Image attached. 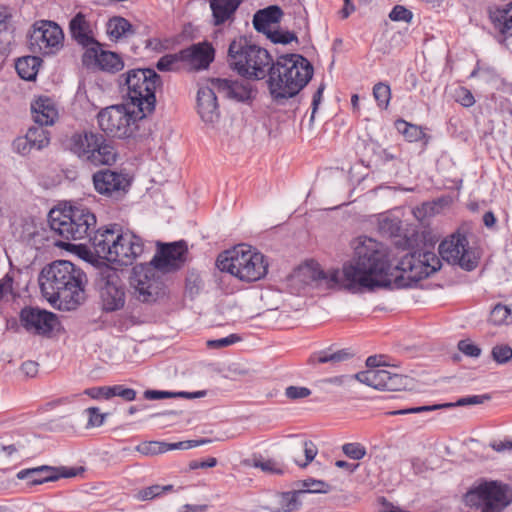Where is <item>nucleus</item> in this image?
<instances>
[{"label": "nucleus", "instance_id": "obj_63", "mask_svg": "<svg viewBox=\"0 0 512 512\" xmlns=\"http://www.w3.org/2000/svg\"><path fill=\"white\" fill-rule=\"evenodd\" d=\"M207 509H208V506L205 504H202V505L185 504L178 510V512H206Z\"/></svg>", "mask_w": 512, "mask_h": 512}, {"label": "nucleus", "instance_id": "obj_1", "mask_svg": "<svg viewBox=\"0 0 512 512\" xmlns=\"http://www.w3.org/2000/svg\"><path fill=\"white\" fill-rule=\"evenodd\" d=\"M353 257L340 269L324 272L315 262L299 266L290 275V286L297 291L312 284L352 294L373 292L389 281V265L385 248L374 238L357 237Z\"/></svg>", "mask_w": 512, "mask_h": 512}, {"label": "nucleus", "instance_id": "obj_56", "mask_svg": "<svg viewBox=\"0 0 512 512\" xmlns=\"http://www.w3.org/2000/svg\"><path fill=\"white\" fill-rule=\"evenodd\" d=\"M457 101L464 107H471L475 103L472 93L463 87L457 91Z\"/></svg>", "mask_w": 512, "mask_h": 512}, {"label": "nucleus", "instance_id": "obj_15", "mask_svg": "<svg viewBox=\"0 0 512 512\" xmlns=\"http://www.w3.org/2000/svg\"><path fill=\"white\" fill-rule=\"evenodd\" d=\"M355 380L378 390L400 391L408 388L407 376L392 373L386 369H368L353 375Z\"/></svg>", "mask_w": 512, "mask_h": 512}, {"label": "nucleus", "instance_id": "obj_31", "mask_svg": "<svg viewBox=\"0 0 512 512\" xmlns=\"http://www.w3.org/2000/svg\"><path fill=\"white\" fill-rule=\"evenodd\" d=\"M135 33L133 25L125 18L115 16L107 22V34L111 39L127 38Z\"/></svg>", "mask_w": 512, "mask_h": 512}, {"label": "nucleus", "instance_id": "obj_47", "mask_svg": "<svg viewBox=\"0 0 512 512\" xmlns=\"http://www.w3.org/2000/svg\"><path fill=\"white\" fill-rule=\"evenodd\" d=\"M266 34L274 43L288 44L294 40L297 41L296 35L289 31L270 30Z\"/></svg>", "mask_w": 512, "mask_h": 512}, {"label": "nucleus", "instance_id": "obj_34", "mask_svg": "<svg viewBox=\"0 0 512 512\" xmlns=\"http://www.w3.org/2000/svg\"><path fill=\"white\" fill-rule=\"evenodd\" d=\"M41 59L37 56H25L19 58L15 63L18 75L24 80L35 79Z\"/></svg>", "mask_w": 512, "mask_h": 512}, {"label": "nucleus", "instance_id": "obj_62", "mask_svg": "<svg viewBox=\"0 0 512 512\" xmlns=\"http://www.w3.org/2000/svg\"><path fill=\"white\" fill-rule=\"evenodd\" d=\"M323 90H324V85H321L317 91L315 92V94L313 95V100H312V115H311V120H313L314 118V114L316 113L317 109H318V106L322 100V94H323Z\"/></svg>", "mask_w": 512, "mask_h": 512}, {"label": "nucleus", "instance_id": "obj_32", "mask_svg": "<svg viewBox=\"0 0 512 512\" xmlns=\"http://www.w3.org/2000/svg\"><path fill=\"white\" fill-rule=\"evenodd\" d=\"M306 495V491H288L277 495L276 503L278 510L282 512H294L298 510L302 504L301 498Z\"/></svg>", "mask_w": 512, "mask_h": 512}, {"label": "nucleus", "instance_id": "obj_8", "mask_svg": "<svg viewBox=\"0 0 512 512\" xmlns=\"http://www.w3.org/2000/svg\"><path fill=\"white\" fill-rule=\"evenodd\" d=\"M52 231L65 240H80L87 236L96 226V216L86 207L70 206L68 209H52L48 215Z\"/></svg>", "mask_w": 512, "mask_h": 512}, {"label": "nucleus", "instance_id": "obj_14", "mask_svg": "<svg viewBox=\"0 0 512 512\" xmlns=\"http://www.w3.org/2000/svg\"><path fill=\"white\" fill-rule=\"evenodd\" d=\"M442 259L451 264H457L465 270H472L477 265V258L468 247V240L459 233L453 234L439 245Z\"/></svg>", "mask_w": 512, "mask_h": 512}, {"label": "nucleus", "instance_id": "obj_23", "mask_svg": "<svg viewBox=\"0 0 512 512\" xmlns=\"http://www.w3.org/2000/svg\"><path fill=\"white\" fill-rule=\"evenodd\" d=\"M218 94L236 101H246L251 98L252 89L248 82L216 78L211 80Z\"/></svg>", "mask_w": 512, "mask_h": 512}, {"label": "nucleus", "instance_id": "obj_48", "mask_svg": "<svg viewBox=\"0 0 512 512\" xmlns=\"http://www.w3.org/2000/svg\"><path fill=\"white\" fill-rule=\"evenodd\" d=\"M254 467L260 468L262 471L271 474H282L283 469L279 466V464L272 459H260L255 460Z\"/></svg>", "mask_w": 512, "mask_h": 512}, {"label": "nucleus", "instance_id": "obj_7", "mask_svg": "<svg viewBox=\"0 0 512 512\" xmlns=\"http://www.w3.org/2000/svg\"><path fill=\"white\" fill-rule=\"evenodd\" d=\"M217 266L240 281L254 282L262 279L268 271L265 256L247 244H239L220 254Z\"/></svg>", "mask_w": 512, "mask_h": 512}, {"label": "nucleus", "instance_id": "obj_53", "mask_svg": "<svg viewBox=\"0 0 512 512\" xmlns=\"http://www.w3.org/2000/svg\"><path fill=\"white\" fill-rule=\"evenodd\" d=\"M239 340H240V338L237 335L231 334L225 338H220V339H216V340H208L207 346L210 349H220L223 347H227L231 344H234L235 342H237Z\"/></svg>", "mask_w": 512, "mask_h": 512}, {"label": "nucleus", "instance_id": "obj_10", "mask_svg": "<svg viewBox=\"0 0 512 512\" xmlns=\"http://www.w3.org/2000/svg\"><path fill=\"white\" fill-rule=\"evenodd\" d=\"M464 502L483 512H501L512 503V488L498 481H486L468 491Z\"/></svg>", "mask_w": 512, "mask_h": 512}, {"label": "nucleus", "instance_id": "obj_29", "mask_svg": "<svg viewBox=\"0 0 512 512\" xmlns=\"http://www.w3.org/2000/svg\"><path fill=\"white\" fill-rule=\"evenodd\" d=\"M215 25H221L230 20L242 0H209Z\"/></svg>", "mask_w": 512, "mask_h": 512}, {"label": "nucleus", "instance_id": "obj_50", "mask_svg": "<svg viewBox=\"0 0 512 512\" xmlns=\"http://www.w3.org/2000/svg\"><path fill=\"white\" fill-rule=\"evenodd\" d=\"M85 412L88 414L87 428L99 427L104 423L106 414L100 413L98 408L90 407Z\"/></svg>", "mask_w": 512, "mask_h": 512}, {"label": "nucleus", "instance_id": "obj_28", "mask_svg": "<svg viewBox=\"0 0 512 512\" xmlns=\"http://www.w3.org/2000/svg\"><path fill=\"white\" fill-rule=\"evenodd\" d=\"M85 56L94 57L98 66L108 72H117L123 68L121 58L114 52L101 50L99 43L87 49Z\"/></svg>", "mask_w": 512, "mask_h": 512}, {"label": "nucleus", "instance_id": "obj_43", "mask_svg": "<svg viewBox=\"0 0 512 512\" xmlns=\"http://www.w3.org/2000/svg\"><path fill=\"white\" fill-rule=\"evenodd\" d=\"M491 355L498 364H504L511 360L512 348L507 344L496 345L492 348Z\"/></svg>", "mask_w": 512, "mask_h": 512}, {"label": "nucleus", "instance_id": "obj_3", "mask_svg": "<svg viewBox=\"0 0 512 512\" xmlns=\"http://www.w3.org/2000/svg\"><path fill=\"white\" fill-rule=\"evenodd\" d=\"M86 275L70 261L60 260L44 267L39 275L43 296L60 310H74L85 299Z\"/></svg>", "mask_w": 512, "mask_h": 512}, {"label": "nucleus", "instance_id": "obj_51", "mask_svg": "<svg viewBox=\"0 0 512 512\" xmlns=\"http://www.w3.org/2000/svg\"><path fill=\"white\" fill-rule=\"evenodd\" d=\"M13 283L14 276L11 273L0 279V301L8 295H15Z\"/></svg>", "mask_w": 512, "mask_h": 512}, {"label": "nucleus", "instance_id": "obj_5", "mask_svg": "<svg viewBox=\"0 0 512 512\" xmlns=\"http://www.w3.org/2000/svg\"><path fill=\"white\" fill-rule=\"evenodd\" d=\"M386 250L389 265V281L382 288L394 285L396 288H405L419 280L430 276L441 268L439 257L431 251H415L401 258L399 263L392 267L389 248L379 242Z\"/></svg>", "mask_w": 512, "mask_h": 512}, {"label": "nucleus", "instance_id": "obj_17", "mask_svg": "<svg viewBox=\"0 0 512 512\" xmlns=\"http://www.w3.org/2000/svg\"><path fill=\"white\" fill-rule=\"evenodd\" d=\"M95 190L106 197L118 200L129 190L131 181L126 174L110 169L99 170L93 174Z\"/></svg>", "mask_w": 512, "mask_h": 512}, {"label": "nucleus", "instance_id": "obj_52", "mask_svg": "<svg viewBox=\"0 0 512 512\" xmlns=\"http://www.w3.org/2000/svg\"><path fill=\"white\" fill-rule=\"evenodd\" d=\"M392 21L410 22L412 19V12L404 6L396 5L389 14Z\"/></svg>", "mask_w": 512, "mask_h": 512}, {"label": "nucleus", "instance_id": "obj_9", "mask_svg": "<svg viewBox=\"0 0 512 512\" xmlns=\"http://www.w3.org/2000/svg\"><path fill=\"white\" fill-rule=\"evenodd\" d=\"M138 112L139 109L126 102L108 106L97 115L99 127L112 137L121 139L132 137L139 128L138 122L148 116Z\"/></svg>", "mask_w": 512, "mask_h": 512}, {"label": "nucleus", "instance_id": "obj_44", "mask_svg": "<svg viewBox=\"0 0 512 512\" xmlns=\"http://www.w3.org/2000/svg\"><path fill=\"white\" fill-rule=\"evenodd\" d=\"M210 442H211L210 439L186 440V441H180V442H176V443L163 442L164 446H166V448H164V453L169 450H176V449L187 450V449L197 447L199 445H203V444L210 443Z\"/></svg>", "mask_w": 512, "mask_h": 512}, {"label": "nucleus", "instance_id": "obj_26", "mask_svg": "<svg viewBox=\"0 0 512 512\" xmlns=\"http://www.w3.org/2000/svg\"><path fill=\"white\" fill-rule=\"evenodd\" d=\"M488 15L499 33L504 36H512V1L503 7H489Z\"/></svg>", "mask_w": 512, "mask_h": 512}, {"label": "nucleus", "instance_id": "obj_12", "mask_svg": "<svg viewBox=\"0 0 512 512\" xmlns=\"http://www.w3.org/2000/svg\"><path fill=\"white\" fill-rule=\"evenodd\" d=\"M62 29L52 21L41 20L33 24L28 34V47L34 54L52 55L63 47Z\"/></svg>", "mask_w": 512, "mask_h": 512}, {"label": "nucleus", "instance_id": "obj_24", "mask_svg": "<svg viewBox=\"0 0 512 512\" xmlns=\"http://www.w3.org/2000/svg\"><path fill=\"white\" fill-rule=\"evenodd\" d=\"M33 119L41 126L53 125L58 118V110L54 102L41 96L31 104Z\"/></svg>", "mask_w": 512, "mask_h": 512}, {"label": "nucleus", "instance_id": "obj_38", "mask_svg": "<svg viewBox=\"0 0 512 512\" xmlns=\"http://www.w3.org/2000/svg\"><path fill=\"white\" fill-rule=\"evenodd\" d=\"M30 142V147L40 150L49 144L48 133L41 128H30L25 136Z\"/></svg>", "mask_w": 512, "mask_h": 512}, {"label": "nucleus", "instance_id": "obj_36", "mask_svg": "<svg viewBox=\"0 0 512 512\" xmlns=\"http://www.w3.org/2000/svg\"><path fill=\"white\" fill-rule=\"evenodd\" d=\"M396 127L409 142L419 141L425 136L421 127L410 124L404 120H398L396 122Z\"/></svg>", "mask_w": 512, "mask_h": 512}, {"label": "nucleus", "instance_id": "obj_21", "mask_svg": "<svg viewBox=\"0 0 512 512\" xmlns=\"http://www.w3.org/2000/svg\"><path fill=\"white\" fill-rule=\"evenodd\" d=\"M21 321L23 326L36 334H48L55 325V315L46 310L38 308H24L21 311Z\"/></svg>", "mask_w": 512, "mask_h": 512}, {"label": "nucleus", "instance_id": "obj_22", "mask_svg": "<svg viewBox=\"0 0 512 512\" xmlns=\"http://www.w3.org/2000/svg\"><path fill=\"white\" fill-rule=\"evenodd\" d=\"M216 86L209 85L200 86L197 92V108L198 113L206 124H214L219 119V109L217 103Z\"/></svg>", "mask_w": 512, "mask_h": 512}, {"label": "nucleus", "instance_id": "obj_19", "mask_svg": "<svg viewBox=\"0 0 512 512\" xmlns=\"http://www.w3.org/2000/svg\"><path fill=\"white\" fill-rule=\"evenodd\" d=\"M101 308L105 312L121 310L126 303L125 286L117 276H109L99 290Z\"/></svg>", "mask_w": 512, "mask_h": 512}, {"label": "nucleus", "instance_id": "obj_45", "mask_svg": "<svg viewBox=\"0 0 512 512\" xmlns=\"http://www.w3.org/2000/svg\"><path fill=\"white\" fill-rule=\"evenodd\" d=\"M342 451L353 460H360L366 455V449L360 443H346L342 446Z\"/></svg>", "mask_w": 512, "mask_h": 512}, {"label": "nucleus", "instance_id": "obj_57", "mask_svg": "<svg viewBox=\"0 0 512 512\" xmlns=\"http://www.w3.org/2000/svg\"><path fill=\"white\" fill-rule=\"evenodd\" d=\"M107 390H109V386H103V387H93L86 389L84 391V394L88 395L89 397L93 399H99L101 397L105 399H109V395Z\"/></svg>", "mask_w": 512, "mask_h": 512}, {"label": "nucleus", "instance_id": "obj_20", "mask_svg": "<svg viewBox=\"0 0 512 512\" xmlns=\"http://www.w3.org/2000/svg\"><path fill=\"white\" fill-rule=\"evenodd\" d=\"M183 66L190 70L206 69L214 59V49L208 42L192 44L180 51Z\"/></svg>", "mask_w": 512, "mask_h": 512}, {"label": "nucleus", "instance_id": "obj_64", "mask_svg": "<svg viewBox=\"0 0 512 512\" xmlns=\"http://www.w3.org/2000/svg\"><path fill=\"white\" fill-rule=\"evenodd\" d=\"M353 379H355L353 377V375L352 376L342 375V376H335V377L328 378L325 380V382H327L329 384L340 386V385H344L347 381H351Z\"/></svg>", "mask_w": 512, "mask_h": 512}, {"label": "nucleus", "instance_id": "obj_16", "mask_svg": "<svg viewBox=\"0 0 512 512\" xmlns=\"http://www.w3.org/2000/svg\"><path fill=\"white\" fill-rule=\"evenodd\" d=\"M83 472V467H55L42 465L34 468L23 469L19 471L16 476L19 480H28V484L30 486H34L46 482H54L60 478H73Z\"/></svg>", "mask_w": 512, "mask_h": 512}, {"label": "nucleus", "instance_id": "obj_30", "mask_svg": "<svg viewBox=\"0 0 512 512\" xmlns=\"http://www.w3.org/2000/svg\"><path fill=\"white\" fill-rule=\"evenodd\" d=\"M283 12L278 6H269L265 9L259 10L253 17L254 28L258 32L267 33L271 30V25L280 21Z\"/></svg>", "mask_w": 512, "mask_h": 512}, {"label": "nucleus", "instance_id": "obj_37", "mask_svg": "<svg viewBox=\"0 0 512 512\" xmlns=\"http://www.w3.org/2000/svg\"><path fill=\"white\" fill-rule=\"evenodd\" d=\"M156 67L160 71H175L183 68V60L180 57V51L175 54H167L161 57Z\"/></svg>", "mask_w": 512, "mask_h": 512}, {"label": "nucleus", "instance_id": "obj_4", "mask_svg": "<svg viewBox=\"0 0 512 512\" xmlns=\"http://www.w3.org/2000/svg\"><path fill=\"white\" fill-rule=\"evenodd\" d=\"M95 253L108 262L128 266L143 252L142 239L116 224L99 228L91 238Z\"/></svg>", "mask_w": 512, "mask_h": 512}, {"label": "nucleus", "instance_id": "obj_2", "mask_svg": "<svg viewBox=\"0 0 512 512\" xmlns=\"http://www.w3.org/2000/svg\"><path fill=\"white\" fill-rule=\"evenodd\" d=\"M228 62L233 70L247 79L260 80L268 75L270 94L278 104L296 96L313 76V66L303 56L283 55L273 63L266 49L244 37L230 43Z\"/></svg>", "mask_w": 512, "mask_h": 512}, {"label": "nucleus", "instance_id": "obj_54", "mask_svg": "<svg viewBox=\"0 0 512 512\" xmlns=\"http://www.w3.org/2000/svg\"><path fill=\"white\" fill-rule=\"evenodd\" d=\"M458 349L465 355L470 357H478L481 354V349L470 342L469 340H461L458 343Z\"/></svg>", "mask_w": 512, "mask_h": 512}, {"label": "nucleus", "instance_id": "obj_41", "mask_svg": "<svg viewBox=\"0 0 512 512\" xmlns=\"http://www.w3.org/2000/svg\"><path fill=\"white\" fill-rule=\"evenodd\" d=\"M373 96L379 107L387 108L391 99V90L388 84L379 82L373 87Z\"/></svg>", "mask_w": 512, "mask_h": 512}, {"label": "nucleus", "instance_id": "obj_55", "mask_svg": "<svg viewBox=\"0 0 512 512\" xmlns=\"http://www.w3.org/2000/svg\"><path fill=\"white\" fill-rule=\"evenodd\" d=\"M162 494V486L152 485L139 491L138 498L141 500H151Z\"/></svg>", "mask_w": 512, "mask_h": 512}, {"label": "nucleus", "instance_id": "obj_46", "mask_svg": "<svg viewBox=\"0 0 512 512\" xmlns=\"http://www.w3.org/2000/svg\"><path fill=\"white\" fill-rule=\"evenodd\" d=\"M107 392L109 399L114 396H119L125 401H133L136 398V391L131 388H126L123 385L111 386Z\"/></svg>", "mask_w": 512, "mask_h": 512}, {"label": "nucleus", "instance_id": "obj_27", "mask_svg": "<svg viewBox=\"0 0 512 512\" xmlns=\"http://www.w3.org/2000/svg\"><path fill=\"white\" fill-rule=\"evenodd\" d=\"M70 32L72 37L84 47H94L98 42L92 35L90 23L86 20L85 16L78 13L70 21Z\"/></svg>", "mask_w": 512, "mask_h": 512}, {"label": "nucleus", "instance_id": "obj_18", "mask_svg": "<svg viewBox=\"0 0 512 512\" xmlns=\"http://www.w3.org/2000/svg\"><path fill=\"white\" fill-rule=\"evenodd\" d=\"M158 250L150 263L163 274L180 269L186 261L187 245L184 241L163 244L157 242Z\"/></svg>", "mask_w": 512, "mask_h": 512}, {"label": "nucleus", "instance_id": "obj_25", "mask_svg": "<svg viewBox=\"0 0 512 512\" xmlns=\"http://www.w3.org/2000/svg\"><path fill=\"white\" fill-rule=\"evenodd\" d=\"M490 397L488 395H475V396H469V397H463L457 400L455 403H443V404H435V405H428V406H419V407H413L408 409H401L390 412L391 415H405V414H412V413H421V412H428V411H435L439 409H445V408H451L455 406H466V405H476V404H482L484 400H488Z\"/></svg>", "mask_w": 512, "mask_h": 512}, {"label": "nucleus", "instance_id": "obj_59", "mask_svg": "<svg viewBox=\"0 0 512 512\" xmlns=\"http://www.w3.org/2000/svg\"><path fill=\"white\" fill-rule=\"evenodd\" d=\"M216 464H217V459L214 457H210L205 461H197V460L191 461L189 463V469L196 470L199 468H212V467L216 466Z\"/></svg>", "mask_w": 512, "mask_h": 512}, {"label": "nucleus", "instance_id": "obj_33", "mask_svg": "<svg viewBox=\"0 0 512 512\" xmlns=\"http://www.w3.org/2000/svg\"><path fill=\"white\" fill-rule=\"evenodd\" d=\"M318 449L312 441L305 440L292 450L294 462L301 468L308 466L316 457Z\"/></svg>", "mask_w": 512, "mask_h": 512}, {"label": "nucleus", "instance_id": "obj_60", "mask_svg": "<svg viewBox=\"0 0 512 512\" xmlns=\"http://www.w3.org/2000/svg\"><path fill=\"white\" fill-rule=\"evenodd\" d=\"M22 372L28 377H34L38 373V363L34 361H25L21 365Z\"/></svg>", "mask_w": 512, "mask_h": 512}, {"label": "nucleus", "instance_id": "obj_61", "mask_svg": "<svg viewBox=\"0 0 512 512\" xmlns=\"http://www.w3.org/2000/svg\"><path fill=\"white\" fill-rule=\"evenodd\" d=\"M305 486L309 487L306 491V494L309 492H327L328 484H326L323 481H312L311 486L307 484V482L304 483Z\"/></svg>", "mask_w": 512, "mask_h": 512}, {"label": "nucleus", "instance_id": "obj_13", "mask_svg": "<svg viewBox=\"0 0 512 512\" xmlns=\"http://www.w3.org/2000/svg\"><path fill=\"white\" fill-rule=\"evenodd\" d=\"M162 274L150 262L136 265L130 281L135 297L143 303L156 301L163 291Z\"/></svg>", "mask_w": 512, "mask_h": 512}, {"label": "nucleus", "instance_id": "obj_49", "mask_svg": "<svg viewBox=\"0 0 512 512\" xmlns=\"http://www.w3.org/2000/svg\"><path fill=\"white\" fill-rule=\"evenodd\" d=\"M311 395V390L302 386H288L285 389V396L290 400L304 399Z\"/></svg>", "mask_w": 512, "mask_h": 512}, {"label": "nucleus", "instance_id": "obj_35", "mask_svg": "<svg viewBox=\"0 0 512 512\" xmlns=\"http://www.w3.org/2000/svg\"><path fill=\"white\" fill-rule=\"evenodd\" d=\"M205 395L204 391H198L194 393L189 392H169V391H158V390H146L144 392V397L148 400H158V399H166V398H198Z\"/></svg>", "mask_w": 512, "mask_h": 512}, {"label": "nucleus", "instance_id": "obj_6", "mask_svg": "<svg viewBox=\"0 0 512 512\" xmlns=\"http://www.w3.org/2000/svg\"><path fill=\"white\" fill-rule=\"evenodd\" d=\"M160 84L159 75L151 68L132 69L119 77L124 102L139 109L141 115H150L155 110V91Z\"/></svg>", "mask_w": 512, "mask_h": 512}, {"label": "nucleus", "instance_id": "obj_58", "mask_svg": "<svg viewBox=\"0 0 512 512\" xmlns=\"http://www.w3.org/2000/svg\"><path fill=\"white\" fill-rule=\"evenodd\" d=\"M13 146L14 149L22 155L28 154L33 149V147H30V142L26 137L17 138Z\"/></svg>", "mask_w": 512, "mask_h": 512}, {"label": "nucleus", "instance_id": "obj_11", "mask_svg": "<svg viewBox=\"0 0 512 512\" xmlns=\"http://www.w3.org/2000/svg\"><path fill=\"white\" fill-rule=\"evenodd\" d=\"M70 149L80 159L92 165H111L116 161L114 148L106 142L100 133L74 134L71 138Z\"/></svg>", "mask_w": 512, "mask_h": 512}, {"label": "nucleus", "instance_id": "obj_40", "mask_svg": "<svg viewBox=\"0 0 512 512\" xmlns=\"http://www.w3.org/2000/svg\"><path fill=\"white\" fill-rule=\"evenodd\" d=\"M489 321L494 325L512 322L511 309L508 306L497 304L490 313Z\"/></svg>", "mask_w": 512, "mask_h": 512}, {"label": "nucleus", "instance_id": "obj_42", "mask_svg": "<svg viewBox=\"0 0 512 512\" xmlns=\"http://www.w3.org/2000/svg\"><path fill=\"white\" fill-rule=\"evenodd\" d=\"M164 448L166 446L161 441H146L136 446V451L145 456H154L164 453Z\"/></svg>", "mask_w": 512, "mask_h": 512}, {"label": "nucleus", "instance_id": "obj_39", "mask_svg": "<svg viewBox=\"0 0 512 512\" xmlns=\"http://www.w3.org/2000/svg\"><path fill=\"white\" fill-rule=\"evenodd\" d=\"M350 354L346 350H339L333 353L325 351L320 352L318 355H314L310 358V362L315 363H339L347 360Z\"/></svg>", "mask_w": 512, "mask_h": 512}]
</instances>
